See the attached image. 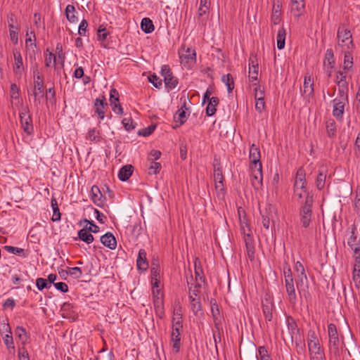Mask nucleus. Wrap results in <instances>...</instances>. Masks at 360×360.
<instances>
[{
	"mask_svg": "<svg viewBox=\"0 0 360 360\" xmlns=\"http://www.w3.org/2000/svg\"><path fill=\"white\" fill-rule=\"evenodd\" d=\"M171 343L175 353H178L181 347V337L171 335Z\"/></svg>",
	"mask_w": 360,
	"mask_h": 360,
	"instance_id": "50",
	"label": "nucleus"
},
{
	"mask_svg": "<svg viewBox=\"0 0 360 360\" xmlns=\"http://www.w3.org/2000/svg\"><path fill=\"white\" fill-rule=\"evenodd\" d=\"M324 66L329 69H333L335 65L334 53L331 49H328L325 53Z\"/></svg>",
	"mask_w": 360,
	"mask_h": 360,
	"instance_id": "29",
	"label": "nucleus"
},
{
	"mask_svg": "<svg viewBox=\"0 0 360 360\" xmlns=\"http://www.w3.org/2000/svg\"><path fill=\"white\" fill-rule=\"evenodd\" d=\"M26 39H25V44H26V46L28 47V46H33L34 47H36V44H35V41H36V36H35V33L34 31H30L29 32L28 30L27 31V33H26Z\"/></svg>",
	"mask_w": 360,
	"mask_h": 360,
	"instance_id": "47",
	"label": "nucleus"
},
{
	"mask_svg": "<svg viewBox=\"0 0 360 360\" xmlns=\"http://www.w3.org/2000/svg\"><path fill=\"white\" fill-rule=\"evenodd\" d=\"M347 86L339 87L338 97L335 98V100L347 101Z\"/></svg>",
	"mask_w": 360,
	"mask_h": 360,
	"instance_id": "58",
	"label": "nucleus"
},
{
	"mask_svg": "<svg viewBox=\"0 0 360 360\" xmlns=\"http://www.w3.org/2000/svg\"><path fill=\"white\" fill-rule=\"evenodd\" d=\"M219 103V100L217 97H212L208 101L207 106L206 108V115L209 117L212 116L217 111V106Z\"/></svg>",
	"mask_w": 360,
	"mask_h": 360,
	"instance_id": "28",
	"label": "nucleus"
},
{
	"mask_svg": "<svg viewBox=\"0 0 360 360\" xmlns=\"http://www.w3.org/2000/svg\"><path fill=\"white\" fill-rule=\"evenodd\" d=\"M56 63V57L55 54L49 52L46 54L45 65L46 67H55Z\"/></svg>",
	"mask_w": 360,
	"mask_h": 360,
	"instance_id": "51",
	"label": "nucleus"
},
{
	"mask_svg": "<svg viewBox=\"0 0 360 360\" xmlns=\"http://www.w3.org/2000/svg\"><path fill=\"white\" fill-rule=\"evenodd\" d=\"M4 249L10 252V253H12L13 255H18V256H22L23 257H27V254L25 253V250L22 248H17V247H13V246H10V245H6L4 247Z\"/></svg>",
	"mask_w": 360,
	"mask_h": 360,
	"instance_id": "43",
	"label": "nucleus"
},
{
	"mask_svg": "<svg viewBox=\"0 0 360 360\" xmlns=\"http://www.w3.org/2000/svg\"><path fill=\"white\" fill-rule=\"evenodd\" d=\"M174 120L176 123H179L176 124L174 128L179 127L185 123L186 121V112L184 110H179L176 113L174 116Z\"/></svg>",
	"mask_w": 360,
	"mask_h": 360,
	"instance_id": "42",
	"label": "nucleus"
},
{
	"mask_svg": "<svg viewBox=\"0 0 360 360\" xmlns=\"http://www.w3.org/2000/svg\"><path fill=\"white\" fill-rule=\"evenodd\" d=\"M221 81L227 86L228 92L231 93L234 88V83L231 74L224 75L221 77Z\"/></svg>",
	"mask_w": 360,
	"mask_h": 360,
	"instance_id": "44",
	"label": "nucleus"
},
{
	"mask_svg": "<svg viewBox=\"0 0 360 360\" xmlns=\"http://www.w3.org/2000/svg\"><path fill=\"white\" fill-rule=\"evenodd\" d=\"M347 101H340V100H333V115L334 117H335L338 120H342L344 110H345V103Z\"/></svg>",
	"mask_w": 360,
	"mask_h": 360,
	"instance_id": "19",
	"label": "nucleus"
},
{
	"mask_svg": "<svg viewBox=\"0 0 360 360\" xmlns=\"http://www.w3.org/2000/svg\"><path fill=\"white\" fill-rule=\"evenodd\" d=\"M284 284L288 302L295 305L297 303V293L294 284V278L292 271L288 265L283 268Z\"/></svg>",
	"mask_w": 360,
	"mask_h": 360,
	"instance_id": "1",
	"label": "nucleus"
},
{
	"mask_svg": "<svg viewBox=\"0 0 360 360\" xmlns=\"http://www.w3.org/2000/svg\"><path fill=\"white\" fill-rule=\"evenodd\" d=\"M346 77L345 73L342 71H338L337 72V84L339 87L348 86Z\"/></svg>",
	"mask_w": 360,
	"mask_h": 360,
	"instance_id": "49",
	"label": "nucleus"
},
{
	"mask_svg": "<svg viewBox=\"0 0 360 360\" xmlns=\"http://www.w3.org/2000/svg\"><path fill=\"white\" fill-rule=\"evenodd\" d=\"M141 30L146 34L151 33L154 30L153 21L148 18H144L141 22Z\"/></svg>",
	"mask_w": 360,
	"mask_h": 360,
	"instance_id": "36",
	"label": "nucleus"
},
{
	"mask_svg": "<svg viewBox=\"0 0 360 360\" xmlns=\"http://www.w3.org/2000/svg\"><path fill=\"white\" fill-rule=\"evenodd\" d=\"M313 86V79L311 77V76H305L304 79L303 87L302 89H301L302 95L305 98H309L314 94Z\"/></svg>",
	"mask_w": 360,
	"mask_h": 360,
	"instance_id": "18",
	"label": "nucleus"
},
{
	"mask_svg": "<svg viewBox=\"0 0 360 360\" xmlns=\"http://www.w3.org/2000/svg\"><path fill=\"white\" fill-rule=\"evenodd\" d=\"M13 56L15 60V64L13 66V72L15 75H18L20 76L22 75L23 68V62L22 56L18 50L13 51Z\"/></svg>",
	"mask_w": 360,
	"mask_h": 360,
	"instance_id": "20",
	"label": "nucleus"
},
{
	"mask_svg": "<svg viewBox=\"0 0 360 360\" xmlns=\"http://www.w3.org/2000/svg\"><path fill=\"white\" fill-rule=\"evenodd\" d=\"M179 57L181 63L195 62L196 60V53L192 48L185 49V46H183L179 51Z\"/></svg>",
	"mask_w": 360,
	"mask_h": 360,
	"instance_id": "14",
	"label": "nucleus"
},
{
	"mask_svg": "<svg viewBox=\"0 0 360 360\" xmlns=\"http://www.w3.org/2000/svg\"><path fill=\"white\" fill-rule=\"evenodd\" d=\"M281 8L282 6L278 2L274 3L273 5L271 22L274 25H278L281 21Z\"/></svg>",
	"mask_w": 360,
	"mask_h": 360,
	"instance_id": "27",
	"label": "nucleus"
},
{
	"mask_svg": "<svg viewBox=\"0 0 360 360\" xmlns=\"http://www.w3.org/2000/svg\"><path fill=\"white\" fill-rule=\"evenodd\" d=\"M356 271H353L352 272V279L354 283L355 287L357 289L360 288V272H356Z\"/></svg>",
	"mask_w": 360,
	"mask_h": 360,
	"instance_id": "64",
	"label": "nucleus"
},
{
	"mask_svg": "<svg viewBox=\"0 0 360 360\" xmlns=\"http://www.w3.org/2000/svg\"><path fill=\"white\" fill-rule=\"evenodd\" d=\"M65 12L66 18L70 22L73 23L77 21V18L75 15L76 12L75 8L73 5H68L65 8Z\"/></svg>",
	"mask_w": 360,
	"mask_h": 360,
	"instance_id": "39",
	"label": "nucleus"
},
{
	"mask_svg": "<svg viewBox=\"0 0 360 360\" xmlns=\"http://www.w3.org/2000/svg\"><path fill=\"white\" fill-rule=\"evenodd\" d=\"M19 115L21 127L23 131L28 135L32 134L34 132V126L28 108H23L20 112Z\"/></svg>",
	"mask_w": 360,
	"mask_h": 360,
	"instance_id": "6",
	"label": "nucleus"
},
{
	"mask_svg": "<svg viewBox=\"0 0 360 360\" xmlns=\"http://www.w3.org/2000/svg\"><path fill=\"white\" fill-rule=\"evenodd\" d=\"M257 359V360H272L268 354L267 349L264 346L259 347Z\"/></svg>",
	"mask_w": 360,
	"mask_h": 360,
	"instance_id": "48",
	"label": "nucleus"
},
{
	"mask_svg": "<svg viewBox=\"0 0 360 360\" xmlns=\"http://www.w3.org/2000/svg\"><path fill=\"white\" fill-rule=\"evenodd\" d=\"M249 75L252 80H257L258 64L256 57L254 56H250L249 58Z\"/></svg>",
	"mask_w": 360,
	"mask_h": 360,
	"instance_id": "23",
	"label": "nucleus"
},
{
	"mask_svg": "<svg viewBox=\"0 0 360 360\" xmlns=\"http://www.w3.org/2000/svg\"><path fill=\"white\" fill-rule=\"evenodd\" d=\"M18 359L19 360H30L28 352L25 347L19 348Z\"/></svg>",
	"mask_w": 360,
	"mask_h": 360,
	"instance_id": "62",
	"label": "nucleus"
},
{
	"mask_svg": "<svg viewBox=\"0 0 360 360\" xmlns=\"http://www.w3.org/2000/svg\"><path fill=\"white\" fill-rule=\"evenodd\" d=\"M172 326L176 327H183L182 318L180 311H174V316L172 319Z\"/></svg>",
	"mask_w": 360,
	"mask_h": 360,
	"instance_id": "52",
	"label": "nucleus"
},
{
	"mask_svg": "<svg viewBox=\"0 0 360 360\" xmlns=\"http://www.w3.org/2000/svg\"><path fill=\"white\" fill-rule=\"evenodd\" d=\"M286 324L290 337V340L292 342L295 336L299 334L297 325L295 319L290 316L286 317Z\"/></svg>",
	"mask_w": 360,
	"mask_h": 360,
	"instance_id": "21",
	"label": "nucleus"
},
{
	"mask_svg": "<svg viewBox=\"0 0 360 360\" xmlns=\"http://www.w3.org/2000/svg\"><path fill=\"white\" fill-rule=\"evenodd\" d=\"M191 302V309L194 314H197L202 309L200 297H194L193 295L188 296Z\"/></svg>",
	"mask_w": 360,
	"mask_h": 360,
	"instance_id": "33",
	"label": "nucleus"
},
{
	"mask_svg": "<svg viewBox=\"0 0 360 360\" xmlns=\"http://www.w3.org/2000/svg\"><path fill=\"white\" fill-rule=\"evenodd\" d=\"M313 195L307 193L304 205L300 210V219L302 226L308 228L311 222Z\"/></svg>",
	"mask_w": 360,
	"mask_h": 360,
	"instance_id": "2",
	"label": "nucleus"
},
{
	"mask_svg": "<svg viewBox=\"0 0 360 360\" xmlns=\"http://www.w3.org/2000/svg\"><path fill=\"white\" fill-rule=\"evenodd\" d=\"M34 77V89L33 96L35 106H38L41 103V100L44 97V81L41 75H36V72H33Z\"/></svg>",
	"mask_w": 360,
	"mask_h": 360,
	"instance_id": "5",
	"label": "nucleus"
},
{
	"mask_svg": "<svg viewBox=\"0 0 360 360\" xmlns=\"http://www.w3.org/2000/svg\"><path fill=\"white\" fill-rule=\"evenodd\" d=\"M36 285L39 290H42L44 288H50L51 285L48 283L47 280L43 278H38L36 281Z\"/></svg>",
	"mask_w": 360,
	"mask_h": 360,
	"instance_id": "59",
	"label": "nucleus"
},
{
	"mask_svg": "<svg viewBox=\"0 0 360 360\" xmlns=\"http://www.w3.org/2000/svg\"><path fill=\"white\" fill-rule=\"evenodd\" d=\"M210 13V8L199 6L198 11V20L201 25H205L208 19Z\"/></svg>",
	"mask_w": 360,
	"mask_h": 360,
	"instance_id": "30",
	"label": "nucleus"
},
{
	"mask_svg": "<svg viewBox=\"0 0 360 360\" xmlns=\"http://www.w3.org/2000/svg\"><path fill=\"white\" fill-rule=\"evenodd\" d=\"M344 70H350L353 67V57L349 51H344Z\"/></svg>",
	"mask_w": 360,
	"mask_h": 360,
	"instance_id": "38",
	"label": "nucleus"
},
{
	"mask_svg": "<svg viewBox=\"0 0 360 360\" xmlns=\"http://www.w3.org/2000/svg\"><path fill=\"white\" fill-rule=\"evenodd\" d=\"M275 213V207L270 204L266 205L263 210H260V214L262 218V224L266 229H269L270 221H273Z\"/></svg>",
	"mask_w": 360,
	"mask_h": 360,
	"instance_id": "9",
	"label": "nucleus"
},
{
	"mask_svg": "<svg viewBox=\"0 0 360 360\" xmlns=\"http://www.w3.org/2000/svg\"><path fill=\"white\" fill-rule=\"evenodd\" d=\"M19 91L20 89L18 87V86L15 84H11V98L12 99V103H13L15 101L19 100Z\"/></svg>",
	"mask_w": 360,
	"mask_h": 360,
	"instance_id": "54",
	"label": "nucleus"
},
{
	"mask_svg": "<svg viewBox=\"0 0 360 360\" xmlns=\"http://www.w3.org/2000/svg\"><path fill=\"white\" fill-rule=\"evenodd\" d=\"M51 207L53 208V216H52V221H59L61 218V214L60 212V210L58 205L57 200L55 198H52L51 201Z\"/></svg>",
	"mask_w": 360,
	"mask_h": 360,
	"instance_id": "41",
	"label": "nucleus"
},
{
	"mask_svg": "<svg viewBox=\"0 0 360 360\" xmlns=\"http://www.w3.org/2000/svg\"><path fill=\"white\" fill-rule=\"evenodd\" d=\"M309 360H326L324 349L321 346L308 347Z\"/></svg>",
	"mask_w": 360,
	"mask_h": 360,
	"instance_id": "15",
	"label": "nucleus"
},
{
	"mask_svg": "<svg viewBox=\"0 0 360 360\" xmlns=\"http://www.w3.org/2000/svg\"><path fill=\"white\" fill-rule=\"evenodd\" d=\"M337 39L338 44L336 48L340 47L343 51H349L354 46L350 30L345 29L343 26L338 29Z\"/></svg>",
	"mask_w": 360,
	"mask_h": 360,
	"instance_id": "3",
	"label": "nucleus"
},
{
	"mask_svg": "<svg viewBox=\"0 0 360 360\" xmlns=\"http://www.w3.org/2000/svg\"><path fill=\"white\" fill-rule=\"evenodd\" d=\"M263 313L266 321H271L273 319L272 314V306L263 304L262 306Z\"/></svg>",
	"mask_w": 360,
	"mask_h": 360,
	"instance_id": "55",
	"label": "nucleus"
},
{
	"mask_svg": "<svg viewBox=\"0 0 360 360\" xmlns=\"http://www.w3.org/2000/svg\"><path fill=\"white\" fill-rule=\"evenodd\" d=\"M78 237L80 240L86 243L87 244L91 243L94 240V236L91 232L87 230L86 228L82 229L78 231Z\"/></svg>",
	"mask_w": 360,
	"mask_h": 360,
	"instance_id": "32",
	"label": "nucleus"
},
{
	"mask_svg": "<svg viewBox=\"0 0 360 360\" xmlns=\"http://www.w3.org/2000/svg\"><path fill=\"white\" fill-rule=\"evenodd\" d=\"M105 99L96 98L95 101V112L97 114H105L104 108L107 103L105 102Z\"/></svg>",
	"mask_w": 360,
	"mask_h": 360,
	"instance_id": "45",
	"label": "nucleus"
},
{
	"mask_svg": "<svg viewBox=\"0 0 360 360\" xmlns=\"http://www.w3.org/2000/svg\"><path fill=\"white\" fill-rule=\"evenodd\" d=\"M4 342L8 351L9 354L15 353V345L12 334L7 333L3 337Z\"/></svg>",
	"mask_w": 360,
	"mask_h": 360,
	"instance_id": "34",
	"label": "nucleus"
},
{
	"mask_svg": "<svg viewBox=\"0 0 360 360\" xmlns=\"http://www.w3.org/2000/svg\"><path fill=\"white\" fill-rule=\"evenodd\" d=\"M240 229L243 234H245L247 232H251L249 227V224L246 219V217L243 216L240 217Z\"/></svg>",
	"mask_w": 360,
	"mask_h": 360,
	"instance_id": "57",
	"label": "nucleus"
},
{
	"mask_svg": "<svg viewBox=\"0 0 360 360\" xmlns=\"http://www.w3.org/2000/svg\"><path fill=\"white\" fill-rule=\"evenodd\" d=\"M304 8V0H291L290 12L295 18H299L302 15Z\"/></svg>",
	"mask_w": 360,
	"mask_h": 360,
	"instance_id": "16",
	"label": "nucleus"
},
{
	"mask_svg": "<svg viewBox=\"0 0 360 360\" xmlns=\"http://www.w3.org/2000/svg\"><path fill=\"white\" fill-rule=\"evenodd\" d=\"M326 169L322 166L319 169V174L316 180V186L319 190H322L326 184Z\"/></svg>",
	"mask_w": 360,
	"mask_h": 360,
	"instance_id": "24",
	"label": "nucleus"
},
{
	"mask_svg": "<svg viewBox=\"0 0 360 360\" xmlns=\"http://www.w3.org/2000/svg\"><path fill=\"white\" fill-rule=\"evenodd\" d=\"M101 242L104 246L108 247L110 250H115L116 248V239L110 232L106 233L101 237Z\"/></svg>",
	"mask_w": 360,
	"mask_h": 360,
	"instance_id": "22",
	"label": "nucleus"
},
{
	"mask_svg": "<svg viewBox=\"0 0 360 360\" xmlns=\"http://www.w3.org/2000/svg\"><path fill=\"white\" fill-rule=\"evenodd\" d=\"M160 169H161V164L160 162L151 161L150 165L148 168V174L150 175L156 174L160 172Z\"/></svg>",
	"mask_w": 360,
	"mask_h": 360,
	"instance_id": "56",
	"label": "nucleus"
},
{
	"mask_svg": "<svg viewBox=\"0 0 360 360\" xmlns=\"http://www.w3.org/2000/svg\"><path fill=\"white\" fill-rule=\"evenodd\" d=\"M86 138L91 141L98 142L100 141L99 132L95 129H91L88 131Z\"/></svg>",
	"mask_w": 360,
	"mask_h": 360,
	"instance_id": "53",
	"label": "nucleus"
},
{
	"mask_svg": "<svg viewBox=\"0 0 360 360\" xmlns=\"http://www.w3.org/2000/svg\"><path fill=\"white\" fill-rule=\"evenodd\" d=\"M134 167L131 165L123 166L118 172V178L122 181H125L132 175Z\"/></svg>",
	"mask_w": 360,
	"mask_h": 360,
	"instance_id": "25",
	"label": "nucleus"
},
{
	"mask_svg": "<svg viewBox=\"0 0 360 360\" xmlns=\"http://www.w3.org/2000/svg\"><path fill=\"white\" fill-rule=\"evenodd\" d=\"M296 286L300 297H307V295L309 294V281L306 274H297Z\"/></svg>",
	"mask_w": 360,
	"mask_h": 360,
	"instance_id": "10",
	"label": "nucleus"
},
{
	"mask_svg": "<svg viewBox=\"0 0 360 360\" xmlns=\"http://www.w3.org/2000/svg\"><path fill=\"white\" fill-rule=\"evenodd\" d=\"M161 156V152L160 150H152L150 153L148 154V160L155 161L158 160Z\"/></svg>",
	"mask_w": 360,
	"mask_h": 360,
	"instance_id": "63",
	"label": "nucleus"
},
{
	"mask_svg": "<svg viewBox=\"0 0 360 360\" xmlns=\"http://www.w3.org/2000/svg\"><path fill=\"white\" fill-rule=\"evenodd\" d=\"M213 177L217 196L219 198H224L225 195L224 176L222 174V169L220 167H214Z\"/></svg>",
	"mask_w": 360,
	"mask_h": 360,
	"instance_id": "7",
	"label": "nucleus"
},
{
	"mask_svg": "<svg viewBox=\"0 0 360 360\" xmlns=\"http://www.w3.org/2000/svg\"><path fill=\"white\" fill-rule=\"evenodd\" d=\"M328 335L329 338V349L331 353L337 355L339 354L340 340L337 327L334 323H329L328 325Z\"/></svg>",
	"mask_w": 360,
	"mask_h": 360,
	"instance_id": "4",
	"label": "nucleus"
},
{
	"mask_svg": "<svg viewBox=\"0 0 360 360\" xmlns=\"http://www.w3.org/2000/svg\"><path fill=\"white\" fill-rule=\"evenodd\" d=\"M108 33L106 31V29L103 25H101L98 30L97 35L99 40L105 41L107 39Z\"/></svg>",
	"mask_w": 360,
	"mask_h": 360,
	"instance_id": "60",
	"label": "nucleus"
},
{
	"mask_svg": "<svg viewBox=\"0 0 360 360\" xmlns=\"http://www.w3.org/2000/svg\"><path fill=\"white\" fill-rule=\"evenodd\" d=\"M253 85L256 86L255 87V99H264V90L262 89L260 86H257L256 84Z\"/></svg>",
	"mask_w": 360,
	"mask_h": 360,
	"instance_id": "61",
	"label": "nucleus"
},
{
	"mask_svg": "<svg viewBox=\"0 0 360 360\" xmlns=\"http://www.w3.org/2000/svg\"><path fill=\"white\" fill-rule=\"evenodd\" d=\"M326 132L329 137L333 138L336 136V123L333 120H328L326 123Z\"/></svg>",
	"mask_w": 360,
	"mask_h": 360,
	"instance_id": "40",
	"label": "nucleus"
},
{
	"mask_svg": "<svg viewBox=\"0 0 360 360\" xmlns=\"http://www.w3.org/2000/svg\"><path fill=\"white\" fill-rule=\"evenodd\" d=\"M91 199L98 207H103L105 197L101 193L98 186L94 185L91 189Z\"/></svg>",
	"mask_w": 360,
	"mask_h": 360,
	"instance_id": "13",
	"label": "nucleus"
},
{
	"mask_svg": "<svg viewBox=\"0 0 360 360\" xmlns=\"http://www.w3.org/2000/svg\"><path fill=\"white\" fill-rule=\"evenodd\" d=\"M260 157L261 155L259 148L255 144H252L250 148L249 158L254 166L253 168L259 167V164H262Z\"/></svg>",
	"mask_w": 360,
	"mask_h": 360,
	"instance_id": "17",
	"label": "nucleus"
},
{
	"mask_svg": "<svg viewBox=\"0 0 360 360\" xmlns=\"http://www.w3.org/2000/svg\"><path fill=\"white\" fill-rule=\"evenodd\" d=\"M137 267L139 269L146 270L148 266V264L146 259V252L145 250L141 249L139 251L138 257L136 259Z\"/></svg>",
	"mask_w": 360,
	"mask_h": 360,
	"instance_id": "26",
	"label": "nucleus"
},
{
	"mask_svg": "<svg viewBox=\"0 0 360 360\" xmlns=\"http://www.w3.org/2000/svg\"><path fill=\"white\" fill-rule=\"evenodd\" d=\"M305 171L302 167L298 169L294 183V188L300 189L304 191V193L307 192L306 190V178H305Z\"/></svg>",
	"mask_w": 360,
	"mask_h": 360,
	"instance_id": "12",
	"label": "nucleus"
},
{
	"mask_svg": "<svg viewBox=\"0 0 360 360\" xmlns=\"http://www.w3.org/2000/svg\"><path fill=\"white\" fill-rule=\"evenodd\" d=\"M153 305L155 308V314L160 318L163 319L165 316V308L163 300L157 298L156 300L153 301Z\"/></svg>",
	"mask_w": 360,
	"mask_h": 360,
	"instance_id": "31",
	"label": "nucleus"
},
{
	"mask_svg": "<svg viewBox=\"0 0 360 360\" xmlns=\"http://www.w3.org/2000/svg\"><path fill=\"white\" fill-rule=\"evenodd\" d=\"M285 37H286V31L283 27H281L278 31V34H277V37H276L277 48L280 50L283 49L285 47Z\"/></svg>",
	"mask_w": 360,
	"mask_h": 360,
	"instance_id": "35",
	"label": "nucleus"
},
{
	"mask_svg": "<svg viewBox=\"0 0 360 360\" xmlns=\"http://www.w3.org/2000/svg\"><path fill=\"white\" fill-rule=\"evenodd\" d=\"M15 335L22 341V343L25 345L27 340V335L26 330L22 326H18L15 328Z\"/></svg>",
	"mask_w": 360,
	"mask_h": 360,
	"instance_id": "46",
	"label": "nucleus"
},
{
	"mask_svg": "<svg viewBox=\"0 0 360 360\" xmlns=\"http://www.w3.org/2000/svg\"><path fill=\"white\" fill-rule=\"evenodd\" d=\"M251 169V184L255 190H259L262 186V166L259 164V167L253 168L250 167Z\"/></svg>",
	"mask_w": 360,
	"mask_h": 360,
	"instance_id": "11",
	"label": "nucleus"
},
{
	"mask_svg": "<svg viewBox=\"0 0 360 360\" xmlns=\"http://www.w3.org/2000/svg\"><path fill=\"white\" fill-rule=\"evenodd\" d=\"M321 345L314 330H309L307 333V347Z\"/></svg>",
	"mask_w": 360,
	"mask_h": 360,
	"instance_id": "37",
	"label": "nucleus"
},
{
	"mask_svg": "<svg viewBox=\"0 0 360 360\" xmlns=\"http://www.w3.org/2000/svg\"><path fill=\"white\" fill-rule=\"evenodd\" d=\"M161 75L164 77L165 84L167 88L172 89L176 86L178 80L173 76L169 65H165L162 66Z\"/></svg>",
	"mask_w": 360,
	"mask_h": 360,
	"instance_id": "8",
	"label": "nucleus"
}]
</instances>
